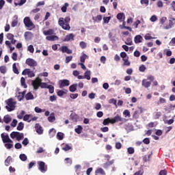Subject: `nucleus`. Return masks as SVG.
I'll return each mask as SVG.
<instances>
[{
	"instance_id": "1",
	"label": "nucleus",
	"mask_w": 175,
	"mask_h": 175,
	"mask_svg": "<svg viewBox=\"0 0 175 175\" xmlns=\"http://www.w3.org/2000/svg\"><path fill=\"white\" fill-rule=\"evenodd\" d=\"M70 17L67 16L65 18L61 17L58 20V24L65 31H69L70 29Z\"/></svg>"
},
{
	"instance_id": "2",
	"label": "nucleus",
	"mask_w": 175,
	"mask_h": 175,
	"mask_svg": "<svg viewBox=\"0 0 175 175\" xmlns=\"http://www.w3.org/2000/svg\"><path fill=\"white\" fill-rule=\"evenodd\" d=\"M6 106L5 109L8 111H13V110L16 109V102L13 101V98H9L5 100Z\"/></svg>"
},
{
	"instance_id": "3",
	"label": "nucleus",
	"mask_w": 175,
	"mask_h": 175,
	"mask_svg": "<svg viewBox=\"0 0 175 175\" xmlns=\"http://www.w3.org/2000/svg\"><path fill=\"white\" fill-rule=\"evenodd\" d=\"M23 23L27 28H29V29L31 31V29H34L36 28L35 25L31 21V18L28 16H26L24 20Z\"/></svg>"
},
{
	"instance_id": "4",
	"label": "nucleus",
	"mask_w": 175,
	"mask_h": 175,
	"mask_svg": "<svg viewBox=\"0 0 175 175\" xmlns=\"http://www.w3.org/2000/svg\"><path fill=\"white\" fill-rule=\"evenodd\" d=\"M148 80H150V81H147V79L142 80V85L145 87V88H148L151 86V82L154 81V77L152 75L148 76Z\"/></svg>"
},
{
	"instance_id": "5",
	"label": "nucleus",
	"mask_w": 175,
	"mask_h": 175,
	"mask_svg": "<svg viewBox=\"0 0 175 175\" xmlns=\"http://www.w3.org/2000/svg\"><path fill=\"white\" fill-rule=\"evenodd\" d=\"M38 169L42 173H46L47 172V165H46V163L43 161H38Z\"/></svg>"
},
{
	"instance_id": "6",
	"label": "nucleus",
	"mask_w": 175,
	"mask_h": 175,
	"mask_svg": "<svg viewBox=\"0 0 175 175\" xmlns=\"http://www.w3.org/2000/svg\"><path fill=\"white\" fill-rule=\"evenodd\" d=\"M26 65L28 66H31V68H34L35 66H38V62L35 61L33 59L28 58L25 62Z\"/></svg>"
},
{
	"instance_id": "7",
	"label": "nucleus",
	"mask_w": 175,
	"mask_h": 175,
	"mask_svg": "<svg viewBox=\"0 0 175 175\" xmlns=\"http://www.w3.org/2000/svg\"><path fill=\"white\" fill-rule=\"evenodd\" d=\"M124 121V119L121 117V115L117 114L114 118L111 119V124H116V122H120Z\"/></svg>"
},
{
	"instance_id": "8",
	"label": "nucleus",
	"mask_w": 175,
	"mask_h": 175,
	"mask_svg": "<svg viewBox=\"0 0 175 175\" xmlns=\"http://www.w3.org/2000/svg\"><path fill=\"white\" fill-rule=\"evenodd\" d=\"M70 84L69 80L68 79H63L59 81V88H64V87H68Z\"/></svg>"
},
{
	"instance_id": "9",
	"label": "nucleus",
	"mask_w": 175,
	"mask_h": 175,
	"mask_svg": "<svg viewBox=\"0 0 175 175\" xmlns=\"http://www.w3.org/2000/svg\"><path fill=\"white\" fill-rule=\"evenodd\" d=\"M3 143H13V141L9 137V135L1 133V135Z\"/></svg>"
},
{
	"instance_id": "10",
	"label": "nucleus",
	"mask_w": 175,
	"mask_h": 175,
	"mask_svg": "<svg viewBox=\"0 0 175 175\" xmlns=\"http://www.w3.org/2000/svg\"><path fill=\"white\" fill-rule=\"evenodd\" d=\"M40 82H42V79H40L32 81V85L34 90H36L39 89V87H40Z\"/></svg>"
},
{
	"instance_id": "11",
	"label": "nucleus",
	"mask_w": 175,
	"mask_h": 175,
	"mask_svg": "<svg viewBox=\"0 0 175 175\" xmlns=\"http://www.w3.org/2000/svg\"><path fill=\"white\" fill-rule=\"evenodd\" d=\"M60 51L62 53H66V54H72V53H73V51L71 49H69L66 46H62L60 48Z\"/></svg>"
},
{
	"instance_id": "12",
	"label": "nucleus",
	"mask_w": 175,
	"mask_h": 175,
	"mask_svg": "<svg viewBox=\"0 0 175 175\" xmlns=\"http://www.w3.org/2000/svg\"><path fill=\"white\" fill-rule=\"evenodd\" d=\"M175 24V18H171L169 20V24L168 25L165 26L164 27L165 29H170V28H172L173 27V25H174Z\"/></svg>"
},
{
	"instance_id": "13",
	"label": "nucleus",
	"mask_w": 175,
	"mask_h": 175,
	"mask_svg": "<svg viewBox=\"0 0 175 175\" xmlns=\"http://www.w3.org/2000/svg\"><path fill=\"white\" fill-rule=\"evenodd\" d=\"M17 24H18V16L17 15L14 16L12 22L11 23V26L14 28V27H17Z\"/></svg>"
},
{
	"instance_id": "14",
	"label": "nucleus",
	"mask_w": 175,
	"mask_h": 175,
	"mask_svg": "<svg viewBox=\"0 0 175 175\" xmlns=\"http://www.w3.org/2000/svg\"><path fill=\"white\" fill-rule=\"evenodd\" d=\"M106 175V172L103 170L102 167H98L95 170V175Z\"/></svg>"
},
{
	"instance_id": "15",
	"label": "nucleus",
	"mask_w": 175,
	"mask_h": 175,
	"mask_svg": "<svg viewBox=\"0 0 175 175\" xmlns=\"http://www.w3.org/2000/svg\"><path fill=\"white\" fill-rule=\"evenodd\" d=\"M35 128L38 135H42L43 133V129L42 128L41 125H40L39 124H36Z\"/></svg>"
},
{
	"instance_id": "16",
	"label": "nucleus",
	"mask_w": 175,
	"mask_h": 175,
	"mask_svg": "<svg viewBox=\"0 0 175 175\" xmlns=\"http://www.w3.org/2000/svg\"><path fill=\"white\" fill-rule=\"evenodd\" d=\"M25 98L26 100H32L35 99L33 94H32V93L31 92L26 94V95L25 96Z\"/></svg>"
},
{
	"instance_id": "17",
	"label": "nucleus",
	"mask_w": 175,
	"mask_h": 175,
	"mask_svg": "<svg viewBox=\"0 0 175 175\" xmlns=\"http://www.w3.org/2000/svg\"><path fill=\"white\" fill-rule=\"evenodd\" d=\"M75 35L73 33L68 34L64 39V42H69V40H75Z\"/></svg>"
},
{
	"instance_id": "18",
	"label": "nucleus",
	"mask_w": 175,
	"mask_h": 175,
	"mask_svg": "<svg viewBox=\"0 0 175 175\" xmlns=\"http://www.w3.org/2000/svg\"><path fill=\"white\" fill-rule=\"evenodd\" d=\"M143 40V37L140 35H137L134 38L135 43H142V41Z\"/></svg>"
},
{
	"instance_id": "19",
	"label": "nucleus",
	"mask_w": 175,
	"mask_h": 175,
	"mask_svg": "<svg viewBox=\"0 0 175 175\" xmlns=\"http://www.w3.org/2000/svg\"><path fill=\"white\" fill-rule=\"evenodd\" d=\"M46 40L54 42V40H58V36H49L46 37Z\"/></svg>"
},
{
	"instance_id": "20",
	"label": "nucleus",
	"mask_w": 175,
	"mask_h": 175,
	"mask_svg": "<svg viewBox=\"0 0 175 175\" xmlns=\"http://www.w3.org/2000/svg\"><path fill=\"white\" fill-rule=\"evenodd\" d=\"M114 163V160H111L110 161H107L103 164L104 169H109V166H111Z\"/></svg>"
},
{
	"instance_id": "21",
	"label": "nucleus",
	"mask_w": 175,
	"mask_h": 175,
	"mask_svg": "<svg viewBox=\"0 0 175 175\" xmlns=\"http://www.w3.org/2000/svg\"><path fill=\"white\" fill-rule=\"evenodd\" d=\"M26 92H27L25 90L22 92H18V100L20 101L23 100V99H24V96H25Z\"/></svg>"
},
{
	"instance_id": "22",
	"label": "nucleus",
	"mask_w": 175,
	"mask_h": 175,
	"mask_svg": "<svg viewBox=\"0 0 175 175\" xmlns=\"http://www.w3.org/2000/svg\"><path fill=\"white\" fill-rule=\"evenodd\" d=\"M116 18H118L120 21V23H122V18L125 20V14H124V13L122 12L118 13L116 16Z\"/></svg>"
},
{
	"instance_id": "23",
	"label": "nucleus",
	"mask_w": 175,
	"mask_h": 175,
	"mask_svg": "<svg viewBox=\"0 0 175 175\" xmlns=\"http://www.w3.org/2000/svg\"><path fill=\"white\" fill-rule=\"evenodd\" d=\"M10 121H12V117H10V116H9V115H5V116L3 117V122H4L5 124H9V122H10Z\"/></svg>"
},
{
	"instance_id": "24",
	"label": "nucleus",
	"mask_w": 175,
	"mask_h": 175,
	"mask_svg": "<svg viewBox=\"0 0 175 175\" xmlns=\"http://www.w3.org/2000/svg\"><path fill=\"white\" fill-rule=\"evenodd\" d=\"M77 90V83L71 85L69 87V90L70 92H75Z\"/></svg>"
},
{
	"instance_id": "25",
	"label": "nucleus",
	"mask_w": 175,
	"mask_h": 175,
	"mask_svg": "<svg viewBox=\"0 0 175 175\" xmlns=\"http://www.w3.org/2000/svg\"><path fill=\"white\" fill-rule=\"evenodd\" d=\"M84 79L87 80H91V71L88 70L84 73Z\"/></svg>"
},
{
	"instance_id": "26",
	"label": "nucleus",
	"mask_w": 175,
	"mask_h": 175,
	"mask_svg": "<svg viewBox=\"0 0 175 175\" xmlns=\"http://www.w3.org/2000/svg\"><path fill=\"white\" fill-rule=\"evenodd\" d=\"M92 20L94 23H99V21H102V15H97L96 17H93Z\"/></svg>"
},
{
	"instance_id": "27",
	"label": "nucleus",
	"mask_w": 175,
	"mask_h": 175,
	"mask_svg": "<svg viewBox=\"0 0 175 175\" xmlns=\"http://www.w3.org/2000/svg\"><path fill=\"white\" fill-rule=\"evenodd\" d=\"M55 120V115L54 113H51L50 116L48 117V121L49 122H54V120Z\"/></svg>"
},
{
	"instance_id": "28",
	"label": "nucleus",
	"mask_w": 175,
	"mask_h": 175,
	"mask_svg": "<svg viewBox=\"0 0 175 175\" xmlns=\"http://www.w3.org/2000/svg\"><path fill=\"white\" fill-rule=\"evenodd\" d=\"M75 131L76 133H77L78 135H80V133L83 132V126H81V125H78L77 128H76Z\"/></svg>"
},
{
	"instance_id": "29",
	"label": "nucleus",
	"mask_w": 175,
	"mask_h": 175,
	"mask_svg": "<svg viewBox=\"0 0 175 175\" xmlns=\"http://www.w3.org/2000/svg\"><path fill=\"white\" fill-rule=\"evenodd\" d=\"M21 86L23 87V88H27V83H25V78L24 77H21Z\"/></svg>"
},
{
	"instance_id": "30",
	"label": "nucleus",
	"mask_w": 175,
	"mask_h": 175,
	"mask_svg": "<svg viewBox=\"0 0 175 175\" xmlns=\"http://www.w3.org/2000/svg\"><path fill=\"white\" fill-rule=\"evenodd\" d=\"M12 70L15 75H18L20 73L18 68H17V66H16V63H14L12 65Z\"/></svg>"
},
{
	"instance_id": "31",
	"label": "nucleus",
	"mask_w": 175,
	"mask_h": 175,
	"mask_svg": "<svg viewBox=\"0 0 175 175\" xmlns=\"http://www.w3.org/2000/svg\"><path fill=\"white\" fill-rule=\"evenodd\" d=\"M22 139H24V133L18 132V134L16 135V140L18 142H20V140H22Z\"/></svg>"
},
{
	"instance_id": "32",
	"label": "nucleus",
	"mask_w": 175,
	"mask_h": 175,
	"mask_svg": "<svg viewBox=\"0 0 175 175\" xmlns=\"http://www.w3.org/2000/svg\"><path fill=\"white\" fill-rule=\"evenodd\" d=\"M103 125H109V124H111V119L110 118H107L105 119L103 122Z\"/></svg>"
},
{
	"instance_id": "33",
	"label": "nucleus",
	"mask_w": 175,
	"mask_h": 175,
	"mask_svg": "<svg viewBox=\"0 0 175 175\" xmlns=\"http://www.w3.org/2000/svg\"><path fill=\"white\" fill-rule=\"evenodd\" d=\"M11 161H12V157L8 156V158L5 160V166H9L10 165Z\"/></svg>"
},
{
	"instance_id": "34",
	"label": "nucleus",
	"mask_w": 175,
	"mask_h": 175,
	"mask_svg": "<svg viewBox=\"0 0 175 175\" xmlns=\"http://www.w3.org/2000/svg\"><path fill=\"white\" fill-rule=\"evenodd\" d=\"M68 6H69V3H65L63 7H62L61 10H62V12H63V13H66Z\"/></svg>"
},
{
	"instance_id": "35",
	"label": "nucleus",
	"mask_w": 175,
	"mask_h": 175,
	"mask_svg": "<svg viewBox=\"0 0 175 175\" xmlns=\"http://www.w3.org/2000/svg\"><path fill=\"white\" fill-rule=\"evenodd\" d=\"M16 129L17 131H23L24 129V123L22 122H19Z\"/></svg>"
},
{
	"instance_id": "36",
	"label": "nucleus",
	"mask_w": 175,
	"mask_h": 175,
	"mask_svg": "<svg viewBox=\"0 0 175 175\" xmlns=\"http://www.w3.org/2000/svg\"><path fill=\"white\" fill-rule=\"evenodd\" d=\"M19 158H20L21 161H23V162L27 161V159H28V157H27V155L25 154H20Z\"/></svg>"
},
{
	"instance_id": "37",
	"label": "nucleus",
	"mask_w": 175,
	"mask_h": 175,
	"mask_svg": "<svg viewBox=\"0 0 175 175\" xmlns=\"http://www.w3.org/2000/svg\"><path fill=\"white\" fill-rule=\"evenodd\" d=\"M125 44H126L127 46H132V44H133V42H132V38H128L126 40Z\"/></svg>"
},
{
	"instance_id": "38",
	"label": "nucleus",
	"mask_w": 175,
	"mask_h": 175,
	"mask_svg": "<svg viewBox=\"0 0 175 175\" xmlns=\"http://www.w3.org/2000/svg\"><path fill=\"white\" fill-rule=\"evenodd\" d=\"M62 150L64 151H69V150H72V146H69V144H66L64 145V146L62 148Z\"/></svg>"
},
{
	"instance_id": "39",
	"label": "nucleus",
	"mask_w": 175,
	"mask_h": 175,
	"mask_svg": "<svg viewBox=\"0 0 175 175\" xmlns=\"http://www.w3.org/2000/svg\"><path fill=\"white\" fill-rule=\"evenodd\" d=\"M67 92H68V90H66V92L63 90H59L57 92V94L58 96H64V95H65V94H67Z\"/></svg>"
},
{
	"instance_id": "40",
	"label": "nucleus",
	"mask_w": 175,
	"mask_h": 175,
	"mask_svg": "<svg viewBox=\"0 0 175 175\" xmlns=\"http://www.w3.org/2000/svg\"><path fill=\"white\" fill-rule=\"evenodd\" d=\"M29 73H31V69L29 68H26L22 72L23 76H27V75H28Z\"/></svg>"
},
{
	"instance_id": "41",
	"label": "nucleus",
	"mask_w": 175,
	"mask_h": 175,
	"mask_svg": "<svg viewBox=\"0 0 175 175\" xmlns=\"http://www.w3.org/2000/svg\"><path fill=\"white\" fill-rule=\"evenodd\" d=\"M110 20H111V16L103 17V21L105 24H109V23H110Z\"/></svg>"
},
{
	"instance_id": "42",
	"label": "nucleus",
	"mask_w": 175,
	"mask_h": 175,
	"mask_svg": "<svg viewBox=\"0 0 175 175\" xmlns=\"http://www.w3.org/2000/svg\"><path fill=\"white\" fill-rule=\"evenodd\" d=\"M54 33V30L49 29L47 31H44V35L47 36V35H53Z\"/></svg>"
},
{
	"instance_id": "43",
	"label": "nucleus",
	"mask_w": 175,
	"mask_h": 175,
	"mask_svg": "<svg viewBox=\"0 0 175 175\" xmlns=\"http://www.w3.org/2000/svg\"><path fill=\"white\" fill-rule=\"evenodd\" d=\"M144 39H145V40H151V39H157V38L152 37V36H150V34L147 33L144 36Z\"/></svg>"
},
{
	"instance_id": "44",
	"label": "nucleus",
	"mask_w": 175,
	"mask_h": 175,
	"mask_svg": "<svg viewBox=\"0 0 175 175\" xmlns=\"http://www.w3.org/2000/svg\"><path fill=\"white\" fill-rule=\"evenodd\" d=\"M57 137L58 140H63L64 139V133L59 132L57 134Z\"/></svg>"
},
{
	"instance_id": "45",
	"label": "nucleus",
	"mask_w": 175,
	"mask_h": 175,
	"mask_svg": "<svg viewBox=\"0 0 175 175\" xmlns=\"http://www.w3.org/2000/svg\"><path fill=\"white\" fill-rule=\"evenodd\" d=\"M17 135H18V132L14 131L10 134L11 139H16L17 137Z\"/></svg>"
},
{
	"instance_id": "46",
	"label": "nucleus",
	"mask_w": 175,
	"mask_h": 175,
	"mask_svg": "<svg viewBox=\"0 0 175 175\" xmlns=\"http://www.w3.org/2000/svg\"><path fill=\"white\" fill-rule=\"evenodd\" d=\"M31 117H32V115H31V114L25 115L23 117V121H27V122H28V121H29V118Z\"/></svg>"
},
{
	"instance_id": "47",
	"label": "nucleus",
	"mask_w": 175,
	"mask_h": 175,
	"mask_svg": "<svg viewBox=\"0 0 175 175\" xmlns=\"http://www.w3.org/2000/svg\"><path fill=\"white\" fill-rule=\"evenodd\" d=\"M50 85H48L47 83L40 82V87L41 88H48Z\"/></svg>"
},
{
	"instance_id": "48",
	"label": "nucleus",
	"mask_w": 175,
	"mask_h": 175,
	"mask_svg": "<svg viewBox=\"0 0 175 175\" xmlns=\"http://www.w3.org/2000/svg\"><path fill=\"white\" fill-rule=\"evenodd\" d=\"M146 69H147V68L146 67V66L144 64H142L139 67V72H146Z\"/></svg>"
},
{
	"instance_id": "49",
	"label": "nucleus",
	"mask_w": 175,
	"mask_h": 175,
	"mask_svg": "<svg viewBox=\"0 0 175 175\" xmlns=\"http://www.w3.org/2000/svg\"><path fill=\"white\" fill-rule=\"evenodd\" d=\"M79 46H80L81 49H84L87 47V43H85L84 41H81L79 43Z\"/></svg>"
},
{
	"instance_id": "50",
	"label": "nucleus",
	"mask_w": 175,
	"mask_h": 175,
	"mask_svg": "<svg viewBox=\"0 0 175 175\" xmlns=\"http://www.w3.org/2000/svg\"><path fill=\"white\" fill-rule=\"evenodd\" d=\"M47 89L49 91V94H54V86L49 85V86H48Z\"/></svg>"
},
{
	"instance_id": "51",
	"label": "nucleus",
	"mask_w": 175,
	"mask_h": 175,
	"mask_svg": "<svg viewBox=\"0 0 175 175\" xmlns=\"http://www.w3.org/2000/svg\"><path fill=\"white\" fill-rule=\"evenodd\" d=\"M124 66H131V62L128 60V59H123Z\"/></svg>"
},
{
	"instance_id": "52",
	"label": "nucleus",
	"mask_w": 175,
	"mask_h": 175,
	"mask_svg": "<svg viewBox=\"0 0 175 175\" xmlns=\"http://www.w3.org/2000/svg\"><path fill=\"white\" fill-rule=\"evenodd\" d=\"M87 59V55H85V54H83V55H81V57H80V61H81V62H82V63H84V62H85V59Z\"/></svg>"
},
{
	"instance_id": "53",
	"label": "nucleus",
	"mask_w": 175,
	"mask_h": 175,
	"mask_svg": "<svg viewBox=\"0 0 175 175\" xmlns=\"http://www.w3.org/2000/svg\"><path fill=\"white\" fill-rule=\"evenodd\" d=\"M127 152H128V154H135V148L130 147L127 148Z\"/></svg>"
},
{
	"instance_id": "54",
	"label": "nucleus",
	"mask_w": 175,
	"mask_h": 175,
	"mask_svg": "<svg viewBox=\"0 0 175 175\" xmlns=\"http://www.w3.org/2000/svg\"><path fill=\"white\" fill-rule=\"evenodd\" d=\"M162 116V113L161 112H155L154 113V120H158L159 119V117Z\"/></svg>"
},
{
	"instance_id": "55",
	"label": "nucleus",
	"mask_w": 175,
	"mask_h": 175,
	"mask_svg": "<svg viewBox=\"0 0 175 175\" xmlns=\"http://www.w3.org/2000/svg\"><path fill=\"white\" fill-rule=\"evenodd\" d=\"M0 72L3 73V75H5V73H6V67L3 66H0Z\"/></svg>"
},
{
	"instance_id": "56",
	"label": "nucleus",
	"mask_w": 175,
	"mask_h": 175,
	"mask_svg": "<svg viewBox=\"0 0 175 175\" xmlns=\"http://www.w3.org/2000/svg\"><path fill=\"white\" fill-rule=\"evenodd\" d=\"M17 120L14 119L11 123V126H12V128H16V125H17Z\"/></svg>"
},
{
	"instance_id": "57",
	"label": "nucleus",
	"mask_w": 175,
	"mask_h": 175,
	"mask_svg": "<svg viewBox=\"0 0 175 175\" xmlns=\"http://www.w3.org/2000/svg\"><path fill=\"white\" fill-rule=\"evenodd\" d=\"M72 59H73V56H68L66 57V64H69V62H70V61H72Z\"/></svg>"
},
{
	"instance_id": "58",
	"label": "nucleus",
	"mask_w": 175,
	"mask_h": 175,
	"mask_svg": "<svg viewBox=\"0 0 175 175\" xmlns=\"http://www.w3.org/2000/svg\"><path fill=\"white\" fill-rule=\"evenodd\" d=\"M24 114H25V111H22L19 115L17 116L19 120H23V117H24Z\"/></svg>"
},
{
	"instance_id": "59",
	"label": "nucleus",
	"mask_w": 175,
	"mask_h": 175,
	"mask_svg": "<svg viewBox=\"0 0 175 175\" xmlns=\"http://www.w3.org/2000/svg\"><path fill=\"white\" fill-rule=\"evenodd\" d=\"M121 147H122V144H121V142L116 143V150H120Z\"/></svg>"
},
{
	"instance_id": "60",
	"label": "nucleus",
	"mask_w": 175,
	"mask_h": 175,
	"mask_svg": "<svg viewBox=\"0 0 175 175\" xmlns=\"http://www.w3.org/2000/svg\"><path fill=\"white\" fill-rule=\"evenodd\" d=\"M29 144V142L28 141V138H25L22 142V144H23V146H28V144Z\"/></svg>"
},
{
	"instance_id": "61",
	"label": "nucleus",
	"mask_w": 175,
	"mask_h": 175,
	"mask_svg": "<svg viewBox=\"0 0 175 175\" xmlns=\"http://www.w3.org/2000/svg\"><path fill=\"white\" fill-rule=\"evenodd\" d=\"M27 49L28 51H29L30 53H33V51H35V49H33V45H29Z\"/></svg>"
},
{
	"instance_id": "62",
	"label": "nucleus",
	"mask_w": 175,
	"mask_h": 175,
	"mask_svg": "<svg viewBox=\"0 0 175 175\" xmlns=\"http://www.w3.org/2000/svg\"><path fill=\"white\" fill-rule=\"evenodd\" d=\"M4 146H5V148H7L8 150H10V148H12L13 147L12 144H5Z\"/></svg>"
},
{
	"instance_id": "63",
	"label": "nucleus",
	"mask_w": 175,
	"mask_h": 175,
	"mask_svg": "<svg viewBox=\"0 0 175 175\" xmlns=\"http://www.w3.org/2000/svg\"><path fill=\"white\" fill-rule=\"evenodd\" d=\"M17 57H18V55L16 52L12 53V58L13 61H17Z\"/></svg>"
},
{
	"instance_id": "64",
	"label": "nucleus",
	"mask_w": 175,
	"mask_h": 175,
	"mask_svg": "<svg viewBox=\"0 0 175 175\" xmlns=\"http://www.w3.org/2000/svg\"><path fill=\"white\" fill-rule=\"evenodd\" d=\"M34 111H36V113H42V111H43V110L39 108V107H36L34 108Z\"/></svg>"
}]
</instances>
